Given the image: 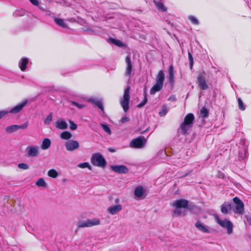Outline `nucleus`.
<instances>
[{
	"instance_id": "nucleus-1",
	"label": "nucleus",
	"mask_w": 251,
	"mask_h": 251,
	"mask_svg": "<svg viewBox=\"0 0 251 251\" xmlns=\"http://www.w3.org/2000/svg\"><path fill=\"white\" fill-rule=\"evenodd\" d=\"M194 121L195 117L193 113H188L184 117L183 122L179 126V129L181 130L182 134H188V130L193 127Z\"/></svg>"
},
{
	"instance_id": "nucleus-2",
	"label": "nucleus",
	"mask_w": 251,
	"mask_h": 251,
	"mask_svg": "<svg viewBox=\"0 0 251 251\" xmlns=\"http://www.w3.org/2000/svg\"><path fill=\"white\" fill-rule=\"evenodd\" d=\"M165 80V74L163 70H160L155 78V83L151 88V95H154L156 92L160 91L163 87Z\"/></svg>"
},
{
	"instance_id": "nucleus-3",
	"label": "nucleus",
	"mask_w": 251,
	"mask_h": 251,
	"mask_svg": "<svg viewBox=\"0 0 251 251\" xmlns=\"http://www.w3.org/2000/svg\"><path fill=\"white\" fill-rule=\"evenodd\" d=\"M91 163L95 166L105 168L106 165V162L104 157L100 153H94L91 158Z\"/></svg>"
},
{
	"instance_id": "nucleus-4",
	"label": "nucleus",
	"mask_w": 251,
	"mask_h": 251,
	"mask_svg": "<svg viewBox=\"0 0 251 251\" xmlns=\"http://www.w3.org/2000/svg\"><path fill=\"white\" fill-rule=\"evenodd\" d=\"M214 218L218 224L222 227L226 228L228 234L232 233L233 231V224L230 221L226 219L222 220L217 215L214 216Z\"/></svg>"
},
{
	"instance_id": "nucleus-5",
	"label": "nucleus",
	"mask_w": 251,
	"mask_h": 251,
	"mask_svg": "<svg viewBox=\"0 0 251 251\" xmlns=\"http://www.w3.org/2000/svg\"><path fill=\"white\" fill-rule=\"evenodd\" d=\"M233 201L235 203V207L234 208L232 207V210L235 214L239 215H243L244 213V204L243 202L237 197L233 199Z\"/></svg>"
},
{
	"instance_id": "nucleus-6",
	"label": "nucleus",
	"mask_w": 251,
	"mask_h": 251,
	"mask_svg": "<svg viewBox=\"0 0 251 251\" xmlns=\"http://www.w3.org/2000/svg\"><path fill=\"white\" fill-rule=\"evenodd\" d=\"M129 90L130 87L129 86L126 88L124 91L123 98L120 101L121 105L125 112H126L129 109Z\"/></svg>"
},
{
	"instance_id": "nucleus-7",
	"label": "nucleus",
	"mask_w": 251,
	"mask_h": 251,
	"mask_svg": "<svg viewBox=\"0 0 251 251\" xmlns=\"http://www.w3.org/2000/svg\"><path fill=\"white\" fill-rule=\"evenodd\" d=\"M100 224V221L97 219H87L85 221L79 222L77 224V227L79 228H84L91 227L97 226Z\"/></svg>"
},
{
	"instance_id": "nucleus-8",
	"label": "nucleus",
	"mask_w": 251,
	"mask_h": 251,
	"mask_svg": "<svg viewBox=\"0 0 251 251\" xmlns=\"http://www.w3.org/2000/svg\"><path fill=\"white\" fill-rule=\"evenodd\" d=\"M171 205L176 208L190 209L189 207V201L185 199H178L174 201Z\"/></svg>"
},
{
	"instance_id": "nucleus-9",
	"label": "nucleus",
	"mask_w": 251,
	"mask_h": 251,
	"mask_svg": "<svg viewBox=\"0 0 251 251\" xmlns=\"http://www.w3.org/2000/svg\"><path fill=\"white\" fill-rule=\"evenodd\" d=\"M146 140L144 136H140L134 138L131 140L130 143V146L131 148L139 149L141 148L146 143Z\"/></svg>"
},
{
	"instance_id": "nucleus-10",
	"label": "nucleus",
	"mask_w": 251,
	"mask_h": 251,
	"mask_svg": "<svg viewBox=\"0 0 251 251\" xmlns=\"http://www.w3.org/2000/svg\"><path fill=\"white\" fill-rule=\"evenodd\" d=\"M65 146L66 150L69 151H72L79 148V143L75 140H69L66 142Z\"/></svg>"
},
{
	"instance_id": "nucleus-11",
	"label": "nucleus",
	"mask_w": 251,
	"mask_h": 251,
	"mask_svg": "<svg viewBox=\"0 0 251 251\" xmlns=\"http://www.w3.org/2000/svg\"><path fill=\"white\" fill-rule=\"evenodd\" d=\"M28 156L36 157L39 154V147L37 146H29L26 149Z\"/></svg>"
},
{
	"instance_id": "nucleus-12",
	"label": "nucleus",
	"mask_w": 251,
	"mask_h": 251,
	"mask_svg": "<svg viewBox=\"0 0 251 251\" xmlns=\"http://www.w3.org/2000/svg\"><path fill=\"white\" fill-rule=\"evenodd\" d=\"M125 61L126 63L127 66L125 72V75L127 76L129 79L131 77L132 65L131 61V59L129 56H127L125 58Z\"/></svg>"
},
{
	"instance_id": "nucleus-13",
	"label": "nucleus",
	"mask_w": 251,
	"mask_h": 251,
	"mask_svg": "<svg viewBox=\"0 0 251 251\" xmlns=\"http://www.w3.org/2000/svg\"><path fill=\"white\" fill-rule=\"evenodd\" d=\"M111 168L114 172L118 174H126L128 172V168L123 165H113L111 166Z\"/></svg>"
},
{
	"instance_id": "nucleus-14",
	"label": "nucleus",
	"mask_w": 251,
	"mask_h": 251,
	"mask_svg": "<svg viewBox=\"0 0 251 251\" xmlns=\"http://www.w3.org/2000/svg\"><path fill=\"white\" fill-rule=\"evenodd\" d=\"M27 103V100H26L23 101L22 103H19L13 107L10 111H9V113L11 114H16L19 113L23 109Z\"/></svg>"
},
{
	"instance_id": "nucleus-15",
	"label": "nucleus",
	"mask_w": 251,
	"mask_h": 251,
	"mask_svg": "<svg viewBox=\"0 0 251 251\" xmlns=\"http://www.w3.org/2000/svg\"><path fill=\"white\" fill-rule=\"evenodd\" d=\"M197 83L200 88L202 90H206L208 88V85L206 83V81L204 77L201 75H199L198 76Z\"/></svg>"
},
{
	"instance_id": "nucleus-16",
	"label": "nucleus",
	"mask_w": 251,
	"mask_h": 251,
	"mask_svg": "<svg viewBox=\"0 0 251 251\" xmlns=\"http://www.w3.org/2000/svg\"><path fill=\"white\" fill-rule=\"evenodd\" d=\"M169 80L170 83L172 86H173L175 81V71L173 65L170 66L169 68Z\"/></svg>"
},
{
	"instance_id": "nucleus-17",
	"label": "nucleus",
	"mask_w": 251,
	"mask_h": 251,
	"mask_svg": "<svg viewBox=\"0 0 251 251\" xmlns=\"http://www.w3.org/2000/svg\"><path fill=\"white\" fill-rule=\"evenodd\" d=\"M145 192L146 190L144 187L142 186H139L135 188L134 194L136 197L140 198L145 195Z\"/></svg>"
},
{
	"instance_id": "nucleus-18",
	"label": "nucleus",
	"mask_w": 251,
	"mask_h": 251,
	"mask_svg": "<svg viewBox=\"0 0 251 251\" xmlns=\"http://www.w3.org/2000/svg\"><path fill=\"white\" fill-rule=\"evenodd\" d=\"M122 209V206L120 204H117L110 206L107 208V211L112 215H115L120 212Z\"/></svg>"
},
{
	"instance_id": "nucleus-19",
	"label": "nucleus",
	"mask_w": 251,
	"mask_h": 251,
	"mask_svg": "<svg viewBox=\"0 0 251 251\" xmlns=\"http://www.w3.org/2000/svg\"><path fill=\"white\" fill-rule=\"evenodd\" d=\"M228 209L230 210L232 209V206L231 204L228 202H225L221 205V211L224 214H227L228 213Z\"/></svg>"
},
{
	"instance_id": "nucleus-20",
	"label": "nucleus",
	"mask_w": 251,
	"mask_h": 251,
	"mask_svg": "<svg viewBox=\"0 0 251 251\" xmlns=\"http://www.w3.org/2000/svg\"><path fill=\"white\" fill-rule=\"evenodd\" d=\"M154 4L156 6L157 9L161 12H166L167 10V8L165 6L164 4L160 1H156L153 0V1Z\"/></svg>"
},
{
	"instance_id": "nucleus-21",
	"label": "nucleus",
	"mask_w": 251,
	"mask_h": 251,
	"mask_svg": "<svg viewBox=\"0 0 251 251\" xmlns=\"http://www.w3.org/2000/svg\"><path fill=\"white\" fill-rule=\"evenodd\" d=\"M55 126L60 129H65L67 128L68 125L65 121L58 120L56 122Z\"/></svg>"
},
{
	"instance_id": "nucleus-22",
	"label": "nucleus",
	"mask_w": 251,
	"mask_h": 251,
	"mask_svg": "<svg viewBox=\"0 0 251 251\" xmlns=\"http://www.w3.org/2000/svg\"><path fill=\"white\" fill-rule=\"evenodd\" d=\"M28 63V60L27 58H24L21 59V62H19V66L22 71H25L26 70Z\"/></svg>"
},
{
	"instance_id": "nucleus-23",
	"label": "nucleus",
	"mask_w": 251,
	"mask_h": 251,
	"mask_svg": "<svg viewBox=\"0 0 251 251\" xmlns=\"http://www.w3.org/2000/svg\"><path fill=\"white\" fill-rule=\"evenodd\" d=\"M51 145L50 140L48 138H45L43 140L41 149L43 150L48 149Z\"/></svg>"
},
{
	"instance_id": "nucleus-24",
	"label": "nucleus",
	"mask_w": 251,
	"mask_h": 251,
	"mask_svg": "<svg viewBox=\"0 0 251 251\" xmlns=\"http://www.w3.org/2000/svg\"><path fill=\"white\" fill-rule=\"evenodd\" d=\"M196 227L200 230L205 233H209V230L206 228L200 222L198 221L195 224Z\"/></svg>"
},
{
	"instance_id": "nucleus-25",
	"label": "nucleus",
	"mask_w": 251,
	"mask_h": 251,
	"mask_svg": "<svg viewBox=\"0 0 251 251\" xmlns=\"http://www.w3.org/2000/svg\"><path fill=\"white\" fill-rule=\"evenodd\" d=\"M109 41L111 43L116 45L118 47H125L126 46V45L119 40H117L113 38H110Z\"/></svg>"
},
{
	"instance_id": "nucleus-26",
	"label": "nucleus",
	"mask_w": 251,
	"mask_h": 251,
	"mask_svg": "<svg viewBox=\"0 0 251 251\" xmlns=\"http://www.w3.org/2000/svg\"><path fill=\"white\" fill-rule=\"evenodd\" d=\"M89 101L92 102L94 105L97 106L99 109H100L102 111H103V106L102 105V103L100 100H89Z\"/></svg>"
},
{
	"instance_id": "nucleus-27",
	"label": "nucleus",
	"mask_w": 251,
	"mask_h": 251,
	"mask_svg": "<svg viewBox=\"0 0 251 251\" xmlns=\"http://www.w3.org/2000/svg\"><path fill=\"white\" fill-rule=\"evenodd\" d=\"M72 134L67 131H63L60 134V137L64 140H69L72 137Z\"/></svg>"
},
{
	"instance_id": "nucleus-28",
	"label": "nucleus",
	"mask_w": 251,
	"mask_h": 251,
	"mask_svg": "<svg viewBox=\"0 0 251 251\" xmlns=\"http://www.w3.org/2000/svg\"><path fill=\"white\" fill-rule=\"evenodd\" d=\"M209 111L205 107H202L200 110L201 116L204 119L208 116Z\"/></svg>"
},
{
	"instance_id": "nucleus-29",
	"label": "nucleus",
	"mask_w": 251,
	"mask_h": 251,
	"mask_svg": "<svg viewBox=\"0 0 251 251\" xmlns=\"http://www.w3.org/2000/svg\"><path fill=\"white\" fill-rule=\"evenodd\" d=\"M35 184L39 187H42L44 188L46 187L47 186V183L43 178L38 179L36 182Z\"/></svg>"
},
{
	"instance_id": "nucleus-30",
	"label": "nucleus",
	"mask_w": 251,
	"mask_h": 251,
	"mask_svg": "<svg viewBox=\"0 0 251 251\" xmlns=\"http://www.w3.org/2000/svg\"><path fill=\"white\" fill-rule=\"evenodd\" d=\"M17 130V125H14L7 126L6 128V131L8 133H12Z\"/></svg>"
},
{
	"instance_id": "nucleus-31",
	"label": "nucleus",
	"mask_w": 251,
	"mask_h": 251,
	"mask_svg": "<svg viewBox=\"0 0 251 251\" xmlns=\"http://www.w3.org/2000/svg\"><path fill=\"white\" fill-rule=\"evenodd\" d=\"M54 22L59 26H61L63 27H67V25L64 23L63 20L62 19L55 18L54 19Z\"/></svg>"
},
{
	"instance_id": "nucleus-32",
	"label": "nucleus",
	"mask_w": 251,
	"mask_h": 251,
	"mask_svg": "<svg viewBox=\"0 0 251 251\" xmlns=\"http://www.w3.org/2000/svg\"><path fill=\"white\" fill-rule=\"evenodd\" d=\"M48 175L50 177L56 178L58 176V174L55 170L51 169L48 171Z\"/></svg>"
},
{
	"instance_id": "nucleus-33",
	"label": "nucleus",
	"mask_w": 251,
	"mask_h": 251,
	"mask_svg": "<svg viewBox=\"0 0 251 251\" xmlns=\"http://www.w3.org/2000/svg\"><path fill=\"white\" fill-rule=\"evenodd\" d=\"M188 19L193 25H198L199 24V22L198 20L193 16H189L188 17Z\"/></svg>"
},
{
	"instance_id": "nucleus-34",
	"label": "nucleus",
	"mask_w": 251,
	"mask_h": 251,
	"mask_svg": "<svg viewBox=\"0 0 251 251\" xmlns=\"http://www.w3.org/2000/svg\"><path fill=\"white\" fill-rule=\"evenodd\" d=\"M188 59L190 62V69L192 70L193 69V66L194 63L193 57L192 56V54L189 51H188Z\"/></svg>"
},
{
	"instance_id": "nucleus-35",
	"label": "nucleus",
	"mask_w": 251,
	"mask_h": 251,
	"mask_svg": "<svg viewBox=\"0 0 251 251\" xmlns=\"http://www.w3.org/2000/svg\"><path fill=\"white\" fill-rule=\"evenodd\" d=\"M78 167L81 168H87L88 169H89L90 170H92V167L91 166L89 165V164L87 162H84V163H80L78 165Z\"/></svg>"
},
{
	"instance_id": "nucleus-36",
	"label": "nucleus",
	"mask_w": 251,
	"mask_h": 251,
	"mask_svg": "<svg viewBox=\"0 0 251 251\" xmlns=\"http://www.w3.org/2000/svg\"><path fill=\"white\" fill-rule=\"evenodd\" d=\"M238 103L239 108L241 110L244 111V110H245L246 107L244 106L243 102L240 98L238 99Z\"/></svg>"
},
{
	"instance_id": "nucleus-37",
	"label": "nucleus",
	"mask_w": 251,
	"mask_h": 251,
	"mask_svg": "<svg viewBox=\"0 0 251 251\" xmlns=\"http://www.w3.org/2000/svg\"><path fill=\"white\" fill-rule=\"evenodd\" d=\"M101 126L102 127V129L104 130V131L107 132L109 135L111 134V130L107 125L105 124H101Z\"/></svg>"
},
{
	"instance_id": "nucleus-38",
	"label": "nucleus",
	"mask_w": 251,
	"mask_h": 251,
	"mask_svg": "<svg viewBox=\"0 0 251 251\" xmlns=\"http://www.w3.org/2000/svg\"><path fill=\"white\" fill-rule=\"evenodd\" d=\"M52 113H50L48 116L47 117L46 119H45L44 123L46 125H49L50 124V122L52 121Z\"/></svg>"
},
{
	"instance_id": "nucleus-39",
	"label": "nucleus",
	"mask_w": 251,
	"mask_h": 251,
	"mask_svg": "<svg viewBox=\"0 0 251 251\" xmlns=\"http://www.w3.org/2000/svg\"><path fill=\"white\" fill-rule=\"evenodd\" d=\"M147 101H148L147 97L146 94H145L143 100L141 103H139L137 105V107L141 108V107H143L147 103Z\"/></svg>"
},
{
	"instance_id": "nucleus-40",
	"label": "nucleus",
	"mask_w": 251,
	"mask_h": 251,
	"mask_svg": "<svg viewBox=\"0 0 251 251\" xmlns=\"http://www.w3.org/2000/svg\"><path fill=\"white\" fill-rule=\"evenodd\" d=\"M19 168L23 169V170H27L29 168L28 165L24 163H19L18 165Z\"/></svg>"
},
{
	"instance_id": "nucleus-41",
	"label": "nucleus",
	"mask_w": 251,
	"mask_h": 251,
	"mask_svg": "<svg viewBox=\"0 0 251 251\" xmlns=\"http://www.w3.org/2000/svg\"><path fill=\"white\" fill-rule=\"evenodd\" d=\"M69 122L70 124V128H71V129L73 130H76L77 128V125L72 121L70 120Z\"/></svg>"
},
{
	"instance_id": "nucleus-42",
	"label": "nucleus",
	"mask_w": 251,
	"mask_h": 251,
	"mask_svg": "<svg viewBox=\"0 0 251 251\" xmlns=\"http://www.w3.org/2000/svg\"><path fill=\"white\" fill-rule=\"evenodd\" d=\"M168 112V109L167 107L166 106H164L161 110L159 112V114L161 116H164Z\"/></svg>"
},
{
	"instance_id": "nucleus-43",
	"label": "nucleus",
	"mask_w": 251,
	"mask_h": 251,
	"mask_svg": "<svg viewBox=\"0 0 251 251\" xmlns=\"http://www.w3.org/2000/svg\"><path fill=\"white\" fill-rule=\"evenodd\" d=\"M28 126V122H25L24 124L22 125H17V130L19 129H26Z\"/></svg>"
},
{
	"instance_id": "nucleus-44",
	"label": "nucleus",
	"mask_w": 251,
	"mask_h": 251,
	"mask_svg": "<svg viewBox=\"0 0 251 251\" xmlns=\"http://www.w3.org/2000/svg\"><path fill=\"white\" fill-rule=\"evenodd\" d=\"M8 113H9V111H7V110L0 111V119L2 118L3 117L6 116Z\"/></svg>"
},
{
	"instance_id": "nucleus-45",
	"label": "nucleus",
	"mask_w": 251,
	"mask_h": 251,
	"mask_svg": "<svg viewBox=\"0 0 251 251\" xmlns=\"http://www.w3.org/2000/svg\"><path fill=\"white\" fill-rule=\"evenodd\" d=\"M71 102L73 105L76 106L79 109H81L84 107L83 104L78 103L75 101H71Z\"/></svg>"
},
{
	"instance_id": "nucleus-46",
	"label": "nucleus",
	"mask_w": 251,
	"mask_h": 251,
	"mask_svg": "<svg viewBox=\"0 0 251 251\" xmlns=\"http://www.w3.org/2000/svg\"><path fill=\"white\" fill-rule=\"evenodd\" d=\"M180 208H176L173 211L174 215H176L177 216H180L182 214L181 211L179 209Z\"/></svg>"
},
{
	"instance_id": "nucleus-47",
	"label": "nucleus",
	"mask_w": 251,
	"mask_h": 251,
	"mask_svg": "<svg viewBox=\"0 0 251 251\" xmlns=\"http://www.w3.org/2000/svg\"><path fill=\"white\" fill-rule=\"evenodd\" d=\"M130 120V119L128 117H125L123 118H122L120 120V122L122 123H125L126 122H129Z\"/></svg>"
},
{
	"instance_id": "nucleus-48",
	"label": "nucleus",
	"mask_w": 251,
	"mask_h": 251,
	"mask_svg": "<svg viewBox=\"0 0 251 251\" xmlns=\"http://www.w3.org/2000/svg\"><path fill=\"white\" fill-rule=\"evenodd\" d=\"M32 4L35 6H37L39 5V2L38 0H29Z\"/></svg>"
},
{
	"instance_id": "nucleus-49",
	"label": "nucleus",
	"mask_w": 251,
	"mask_h": 251,
	"mask_svg": "<svg viewBox=\"0 0 251 251\" xmlns=\"http://www.w3.org/2000/svg\"><path fill=\"white\" fill-rule=\"evenodd\" d=\"M108 151L110 152H114L116 151V150L115 149L111 148H108Z\"/></svg>"
},
{
	"instance_id": "nucleus-50",
	"label": "nucleus",
	"mask_w": 251,
	"mask_h": 251,
	"mask_svg": "<svg viewBox=\"0 0 251 251\" xmlns=\"http://www.w3.org/2000/svg\"><path fill=\"white\" fill-rule=\"evenodd\" d=\"M169 100H174V98H172V97H170V98H169Z\"/></svg>"
}]
</instances>
